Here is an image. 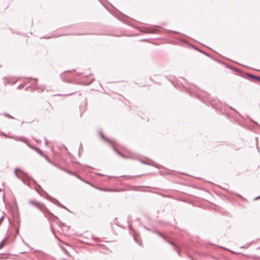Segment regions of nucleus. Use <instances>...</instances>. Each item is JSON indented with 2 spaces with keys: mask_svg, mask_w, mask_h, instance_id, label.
Listing matches in <instances>:
<instances>
[{
  "mask_svg": "<svg viewBox=\"0 0 260 260\" xmlns=\"http://www.w3.org/2000/svg\"><path fill=\"white\" fill-rule=\"evenodd\" d=\"M24 87V83H22L21 84H20L17 87V89H21L23 88Z\"/></svg>",
  "mask_w": 260,
  "mask_h": 260,
  "instance_id": "38",
  "label": "nucleus"
},
{
  "mask_svg": "<svg viewBox=\"0 0 260 260\" xmlns=\"http://www.w3.org/2000/svg\"><path fill=\"white\" fill-rule=\"evenodd\" d=\"M35 150L41 156L44 157V156L45 155L43 153L42 150L39 147H36L35 149Z\"/></svg>",
  "mask_w": 260,
  "mask_h": 260,
  "instance_id": "17",
  "label": "nucleus"
},
{
  "mask_svg": "<svg viewBox=\"0 0 260 260\" xmlns=\"http://www.w3.org/2000/svg\"><path fill=\"white\" fill-rule=\"evenodd\" d=\"M156 234L160 237L162 239L166 240V236L158 231H156Z\"/></svg>",
  "mask_w": 260,
  "mask_h": 260,
  "instance_id": "24",
  "label": "nucleus"
},
{
  "mask_svg": "<svg viewBox=\"0 0 260 260\" xmlns=\"http://www.w3.org/2000/svg\"><path fill=\"white\" fill-rule=\"evenodd\" d=\"M144 228L147 230V231H151L152 232V233H156V231H157L156 229H149L148 228H147L146 226H144Z\"/></svg>",
  "mask_w": 260,
  "mask_h": 260,
  "instance_id": "27",
  "label": "nucleus"
},
{
  "mask_svg": "<svg viewBox=\"0 0 260 260\" xmlns=\"http://www.w3.org/2000/svg\"><path fill=\"white\" fill-rule=\"evenodd\" d=\"M45 139V145H47V143H48V140H47V139L46 138H44Z\"/></svg>",
  "mask_w": 260,
  "mask_h": 260,
  "instance_id": "57",
  "label": "nucleus"
},
{
  "mask_svg": "<svg viewBox=\"0 0 260 260\" xmlns=\"http://www.w3.org/2000/svg\"><path fill=\"white\" fill-rule=\"evenodd\" d=\"M173 249L176 251V252L177 253V254H178V255L180 256L181 255V252L177 249V247L176 246H174V248Z\"/></svg>",
  "mask_w": 260,
  "mask_h": 260,
  "instance_id": "32",
  "label": "nucleus"
},
{
  "mask_svg": "<svg viewBox=\"0 0 260 260\" xmlns=\"http://www.w3.org/2000/svg\"><path fill=\"white\" fill-rule=\"evenodd\" d=\"M10 29L11 30V32H12V34H15V33L16 32H15V31H14L12 29L10 28Z\"/></svg>",
  "mask_w": 260,
  "mask_h": 260,
  "instance_id": "59",
  "label": "nucleus"
},
{
  "mask_svg": "<svg viewBox=\"0 0 260 260\" xmlns=\"http://www.w3.org/2000/svg\"><path fill=\"white\" fill-rule=\"evenodd\" d=\"M167 34H169V33H173L174 34H179V35H182V36H185L184 35L178 32V31H175V30H167Z\"/></svg>",
  "mask_w": 260,
  "mask_h": 260,
  "instance_id": "22",
  "label": "nucleus"
},
{
  "mask_svg": "<svg viewBox=\"0 0 260 260\" xmlns=\"http://www.w3.org/2000/svg\"><path fill=\"white\" fill-rule=\"evenodd\" d=\"M45 107H46V110L48 111L49 112H50L52 109V107L51 104L49 102H47L46 103V105Z\"/></svg>",
  "mask_w": 260,
  "mask_h": 260,
  "instance_id": "23",
  "label": "nucleus"
},
{
  "mask_svg": "<svg viewBox=\"0 0 260 260\" xmlns=\"http://www.w3.org/2000/svg\"><path fill=\"white\" fill-rule=\"evenodd\" d=\"M77 178L79 179V180L81 179V177H80L79 175H77V174L75 176Z\"/></svg>",
  "mask_w": 260,
  "mask_h": 260,
  "instance_id": "46",
  "label": "nucleus"
},
{
  "mask_svg": "<svg viewBox=\"0 0 260 260\" xmlns=\"http://www.w3.org/2000/svg\"><path fill=\"white\" fill-rule=\"evenodd\" d=\"M232 148H233L234 149L237 150V151L239 150L241 148L240 147H237V146H232Z\"/></svg>",
  "mask_w": 260,
  "mask_h": 260,
  "instance_id": "39",
  "label": "nucleus"
},
{
  "mask_svg": "<svg viewBox=\"0 0 260 260\" xmlns=\"http://www.w3.org/2000/svg\"><path fill=\"white\" fill-rule=\"evenodd\" d=\"M164 240L166 242H167L168 244H169L170 245L173 246V247H174V246H175V244H174V243L172 241L167 239V237H166V240Z\"/></svg>",
  "mask_w": 260,
  "mask_h": 260,
  "instance_id": "28",
  "label": "nucleus"
},
{
  "mask_svg": "<svg viewBox=\"0 0 260 260\" xmlns=\"http://www.w3.org/2000/svg\"><path fill=\"white\" fill-rule=\"evenodd\" d=\"M80 180L84 182V181H86V180H84L83 178H81V179H80Z\"/></svg>",
  "mask_w": 260,
  "mask_h": 260,
  "instance_id": "62",
  "label": "nucleus"
},
{
  "mask_svg": "<svg viewBox=\"0 0 260 260\" xmlns=\"http://www.w3.org/2000/svg\"><path fill=\"white\" fill-rule=\"evenodd\" d=\"M111 147L112 149L119 156L124 158H127V157L125 155L122 153L120 151H119L114 146H113V144H111Z\"/></svg>",
  "mask_w": 260,
  "mask_h": 260,
  "instance_id": "13",
  "label": "nucleus"
},
{
  "mask_svg": "<svg viewBox=\"0 0 260 260\" xmlns=\"http://www.w3.org/2000/svg\"><path fill=\"white\" fill-rule=\"evenodd\" d=\"M21 180H22V181L23 182V183L24 184H26V183H25V181H24V179H21Z\"/></svg>",
  "mask_w": 260,
  "mask_h": 260,
  "instance_id": "64",
  "label": "nucleus"
},
{
  "mask_svg": "<svg viewBox=\"0 0 260 260\" xmlns=\"http://www.w3.org/2000/svg\"><path fill=\"white\" fill-rule=\"evenodd\" d=\"M127 224H128V228H130V229H131V225H130V224H129V220H130V219H131V218H132V215H127Z\"/></svg>",
  "mask_w": 260,
  "mask_h": 260,
  "instance_id": "33",
  "label": "nucleus"
},
{
  "mask_svg": "<svg viewBox=\"0 0 260 260\" xmlns=\"http://www.w3.org/2000/svg\"><path fill=\"white\" fill-rule=\"evenodd\" d=\"M2 80H3L4 84L6 86L7 84H14L16 83L17 79H16L15 77H4L2 78Z\"/></svg>",
  "mask_w": 260,
  "mask_h": 260,
  "instance_id": "9",
  "label": "nucleus"
},
{
  "mask_svg": "<svg viewBox=\"0 0 260 260\" xmlns=\"http://www.w3.org/2000/svg\"><path fill=\"white\" fill-rule=\"evenodd\" d=\"M17 171H21L20 169H19V168H16L15 169V175L19 178H20V177L19 176V175H18L17 173Z\"/></svg>",
  "mask_w": 260,
  "mask_h": 260,
  "instance_id": "37",
  "label": "nucleus"
},
{
  "mask_svg": "<svg viewBox=\"0 0 260 260\" xmlns=\"http://www.w3.org/2000/svg\"><path fill=\"white\" fill-rule=\"evenodd\" d=\"M134 241H135V242H136L137 243L139 244V245H140V244L138 242V239H137V238L135 237V236H134Z\"/></svg>",
  "mask_w": 260,
  "mask_h": 260,
  "instance_id": "43",
  "label": "nucleus"
},
{
  "mask_svg": "<svg viewBox=\"0 0 260 260\" xmlns=\"http://www.w3.org/2000/svg\"><path fill=\"white\" fill-rule=\"evenodd\" d=\"M13 218L15 221L17 223V225L15 224L13 225L15 230V237H16L19 233L20 219V216L18 212V208L16 207L13 213Z\"/></svg>",
  "mask_w": 260,
  "mask_h": 260,
  "instance_id": "6",
  "label": "nucleus"
},
{
  "mask_svg": "<svg viewBox=\"0 0 260 260\" xmlns=\"http://www.w3.org/2000/svg\"><path fill=\"white\" fill-rule=\"evenodd\" d=\"M44 157V158H45V159H46V160H47V161H48L50 164H51V162H52V160H51V159H50V158H49V157H48L46 155H45L44 156V157Z\"/></svg>",
  "mask_w": 260,
  "mask_h": 260,
  "instance_id": "34",
  "label": "nucleus"
},
{
  "mask_svg": "<svg viewBox=\"0 0 260 260\" xmlns=\"http://www.w3.org/2000/svg\"><path fill=\"white\" fill-rule=\"evenodd\" d=\"M85 167H87V168H90V169H92V168L88 165H85Z\"/></svg>",
  "mask_w": 260,
  "mask_h": 260,
  "instance_id": "60",
  "label": "nucleus"
},
{
  "mask_svg": "<svg viewBox=\"0 0 260 260\" xmlns=\"http://www.w3.org/2000/svg\"><path fill=\"white\" fill-rule=\"evenodd\" d=\"M51 164L52 165H53V166L57 168L58 169H59V170H61L62 171L64 169V167L59 166L58 164H57V163L54 162L53 161H52Z\"/></svg>",
  "mask_w": 260,
  "mask_h": 260,
  "instance_id": "18",
  "label": "nucleus"
},
{
  "mask_svg": "<svg viewBox=\"0 0 260 260\" xmlns=\"http://www.w3.org/2000/svg\"><path fill=\"white\" fill-rule=\"evenodd\" d=\"M255 140V141H256V147L258 148V138L257 137H255L254 138Z\"/></svg>",
  "mask_w": 260,
  "mask_h": 260,
  "instance_id": "45",
  "label": "nucleus"
},
{
  "mask_svg": "<svg viewBox=\"0 0 260 260\" xmlns=\"http://www.w3.org/2000/svg\"><path fill=\"white\" fill-rule=\"evenodd\" d=\"M99 134L100 136V137L105 142L110 144H112L114 143V142L113 141V140H111V139H110L109 138L106 137L104 135V134L103 133V132L101 131H99Z\"/></svg>",
  "mask_w": 260,
  "mask_h": 260,
  "instance_id": "11",
  "label": "nucleus"
},
{
  "mask_svg": "<svg viewBox=\"0 0 260 260\" xmlns=\"http://www.w3.org/2000/svg\"><path fill=\"white\" fill-rule=\"evenodd\" d=\"M6 244V243L4 242V240L0 242V249L3 248Z\"/></svg>",
  "mask_w": 260,
  "mask_h": 260,
  "instance_id": "35",
  "label": "nucleus"
},
{
  "mask_svg": "<svg viewBox=\"0 0 260 260\" xmlns=\"http://www.w3.org/2000/svg\"><path fill=\"white\" fill-rule=\"evenodd\" d=\"M92 238L93 240H94V241H98V238L94 237L93 236V235H92Z\"/></svg>",
  "mask_w": 260,
  "mask_h": 260,
  "instance_id": "52",
  "label": "nucleus"
},
{
  "mask_svg": "<svg viewBox=\"0 0 260 260\" xmlns=\"http://www.w3.org/2000/svg\"><path fill=\"white\" fill-rule=\"evenodd\" d=\"M22 241L24 243V244L25 245H26L27 246H28V247H29L31 249H32V248L28 244H27L24 241L23 239H22Z\"/></svg>",
  "mask_w": 260,
  "mask_h": 260,
  "instance_id": "41",
  "label": "nucleus"
},
{
  "mask_svg": "<svg viewBox=\"0 0 260 260\" xmlns=\"http://www.w3.org/2000/svg\"><path fill=\"white\" fill-rule=\"evenodd\" d=\"M140 41H142V42H147L148 41V39H141Z\"/></svg>",
  "mask_w": 260,
  "mask_h": 260,
  "instance_id": "54",
  "label": "nucleus"
},
{
  "mask_svg": "<svg viewBox=\"0 0 260 260\" xmlns=\"http://www.w3.org/2000/svg\"><path fill=\"white\" fill-rule=\"evenodd\" d=\"M100 2L101 4L105 8V9H106L111 14L118 19L120 21L123 22L126 24L136 28L142 33L156 34L160 32L161 27L158 25H150L147 27H139L134 26L132 23L127 20V18H129V17L115 9L112 4L109 3V1H101Z\"/></svg>",
  "mask_w": 260,
  "mask_h": 260,
  "instance_id": "2",
  "label": "nucleus"
},
{
  "mask_svg": "<svg viewBox=\"0 0 260 260\" xmlns=\"http://www.w3.org/2000/svg\"><path fill=\"white\" fill-rule=\"evenodd\" d=\"M2 135L3 136H4V137H8L9 138H9V137H10V136H7V135L5 133H4V132H2Z\"/></svg>",
  "mask_w": 260,
  "mask_h": 260,
  "instance_id": "47",
  "label": "nucleus"
},
{
  "mask_svg": "<svg viewBox=\"0 0 260 260\" xmlns=\"http://www.w3.org/2000/svg\"><path fill=\"white\" fill-rule=\"evenodd\" d=\"M214 60L217 61V62L219 63H221V64H225V62L222 61L221 60H219L217 58H214L213 56H212V58Z\"/></svg>",
  "mask_w": 260,
  "mask_h": 260,
  "instance_id": "30",
  "label": "nucleus"
},
{
  "mask_svg": "<svg viewBox=\"0 0 260 260\" xmlns=\"http://www.w3.org/2000/svg\"><path fill=\"white\" fill-rule=\"evenodd\" d=\"M196 50H198L199 52H201V53L204 54L205 55L210 57V58H212V56L211 55H210V54L201 50V49H198L197 48L194 47V48Z\"/></svg>",
  "mask_w": 260,
  "mask_h": 260,
  "instance_id": "15",
  "label": "nucleus"
},
{
  "mask_svg": "<svg viewBox=\"0 0 260 260\" xmlns=\"http://www.w3.org/2000/svg\"><path fill=\"white\" fill-rule=\"evenodd\" d=\"M175 77L171 76L168 81L171 83L172 85L180 91L188 93L192 98H196L199 99L207 106H211L212 109H215L216 112L218 114L225 115V111L222 107L221 102L216 98H210V95L205 93L204 96L201 95L197 91V87L193 84H190L186 81L185 82L187 86L182 83L178 82H175L173 81Z\"/></svg>",
  "mask_w": 260,
  "mask_h": 260,
  "instance_id": "1",
  "label": "nucleus"
},
{
  "mask_svg": "<svg viewBox=\"0 0 260 260\" xmlns=\"http://www.w3.org/2000/svg\"><path fill=\"white\" fill-rule=\"evenodd\" d=\"M243 77L245 78H248L250 80L255 79L258 81H260V77L259 76H256L254 75L251 74L249 73H245Z\"/></svg>",
  "mask_w": 260,
  "mask_h": 260,
  "instance_id": "12",
  "label": "nucleus"
},
{
  "mask_svg": "<svg viewBox=\"0 0 260 260\" xmlns=\"http://www.w3.org/2000/svg\"><path fill=\"white\" fill-rule=\"evenodd\" d=\"M170 77H171V76H167V75L165 76V78H166V79H167L168 80V79H169V78H170Z\"/></svg>",
  "mask_w": 260,
  "mask_h": 260,
  "instance_id": "53",
  "label": "nucleus"
},
{
  "mask_svg": "<svg viewBox=\"0 0 260 260\" xmlns=\"http://www.w3.org/2000/svg\"><path fill=\"white\" fill-rule=\"evenodd\" d=\"M0 115H2L7 118L15 119V118L13 116H12V115L7 113H3L2 114H0Z\"/></svg>",
  "mask_w": 260,
  "mask_h": 260,
  "instance_id": "25",
  "label": "nucleus"
},
{
  "mask_svg": "<svg viewBox=\"0 0 260 260\" xmlns=\"http://www.w3.org/2000/svg\"><path fill=\"white\" fill-rule=\"evenodd\" d=\"M219 247L221 248H223L224 249H225L228 251H229V252L232 253H235V254H241V253L239 252H235L234 251H233L230 249H228L227 248H225V247H222V246H218Z\"/></svg>",
  "mask_w": 260,
  "mask_h": 260,
  "instance_id": "16",
  "label": "nucleus"
},
{
  "mask_svg": "<svg viewBox=\"0 0 260 260\" xmlns=\"http://www.w3.org/2000/svg\"><path fill=\"white\" fill-rule=\"evenodd\" d=\"M66 35H67L62 34H59V35H53L50 36H44L41 37L40 39H52V38H55L59 37L61 36H66Z\"/></svg>",
  "mask_w": 260,
  "mask_h": 260,
  "instance_id": "14",
  "label": "nucleus"
},
{
  "mask_svg": "<svg viewBox=\"0 0 260 260\" xmlns=\"http://www.w3.org/2000/svg\"><path fill=\"white\" fill-rule=\"evenodd\" d=\"M248 118L249 119V120L250 121H251L252 122H253L255 124H256V125H258V124L257 122H256V121L253 120L252 119H251L250 118L248 117Z\"/></svg>",
  "mask_w": 260,
  "mask_h": 260,
  "instance_id": "42",
  "label": "nucleus"
},
{
  "mask_svg": "<svg viewBox=\"0 0 260 260\" xmlns=\"http://www.w3.org/2000/svg\"><path fill=\"white\" fill-rule=\"evenodd\" d=\"M248 245H244V246H241V247H240V248H247V247H248Z\"/></svg>",
  "mask_w": 260,
  "mask_h": 260,
  "instance_id": "48",
  "label": "nucleus"
},
{
  "mask_svg": "<svg viewBox=\"0 0 260 260\" xmlns=\"http://www.w3.org/2000/svg\"><path fill=\"white\" fill-rule=\"evenodd\" d=\"M38 187L41 189V191H42L41 192H40L38 187H35V190L41 196L44 197L47 200H48L49 201L51 202L52 203H54L57 206H58L61 208L66 209L67 211H68L69 212H71V211L68 208H67L65 206H64L63 204L60 203L58 200L51 197L47 192H46L45 190H44L42 188L41 186L40 185H38Z\"/></svg>",
  "mask_w": 260,
  "mask_h": 260,
  "instance_id": "4",
  "label": "nucleus"
},
{
  "mask_svg": "<svg viewBox=\"0 0 260 260\" xmlns=\"http://www.w3.org/2000/svg\"><path fill=\"white\" fill-rule=\"evenodd\" d=\"M224 66L226 68H228L231 70L234 71L235 73V74L238 75L243 77H244V75L245 73L242 72L239 69H238L231 64L226 63H225Z\"/></svg>",
  "mask_w": 260,
  "mask_h": 260,
  "instance_id": "8",
  "label": "nucleus"
},
{
  "mask_svg": "<svg viewBox=\"0 0 260 260\" xmlns=\"http://www.w3.org/2000/svg\"><path fill=\"white\" fill-rule=\"evenodd\" d=\"M96 174L98 175H101V176H103V175L101 173H96Z\"/></svg>",
  "mask_w": 260,
  "mask_h": 260,
  "instance_id": "61",
  "label": "nucleus"
},
{
  "mask_svg": "<svg viewBox=\"0 0 260 260\" xmlns=\"http://www.w3.org/2000/svg\"><path fill=\"white\" fill-rule=\"evenodd\" d=\"M34 85H35V87H33L32 85H31V87H30V88L32 90H39V89L40 88V87H37V83H35L34 84Z\"/></svg>",
  "mask_w": 260,
  "mask_h": 260,
  "instance_id": "31",
  "label": "nucleus"
},
{
  "mask_svg": "<svg viewBox=\"0 0 260 260\" xmlns=\"http://www.w3.org/2000/svg\"><path fill=\"white\" fill-rule=\"evenodd\" d=\"M75 70L71 71H66L59 75L60 79L67 83H73L75 84L82 85H89L95 80L94 78H92L90 81H74L73 78H75V76L73 75L72 72H75Z\"/></svg>",
  "mask_w": 260,
  "mask_h": 260,
  "instance_id": "3",
  "label": "nucleus"
},
{
  "mask_svg": "<svg viewBox=\"0 0 260 260\" xmlns=\"http://www.w3.org/2000/svg\"><path fill=\"white\" fill-rule=\"evenodd\" d=\"M187 254L188 257H189L191 260H194V259L193 258V256H192L191 254H189V253H187Z\"/></svg>",
  "mask_w": 260,
  "mask_h": 260,
  "instance_id": "40",
  "label": "nucleus"
},
{
  "mask_svg": "<svg viewBox=\"0 0 260 260\" xmlns=\"http://www.w3.org/2000/svg\"><path fill=\"white\" fill-rule=\"evenodd\" d=\"M109 177L110 178H118L119 177L114 176H109Z\"/></svg>",
  "mask_w": 260,
  "mask_h": 260,
  "instance_id": "58",
  "label": "nucleus"
},
{
  "mask_svg": "<svg viewBox=\"0 0 260 260\" xmlns=\"http://www.w3.org/2000/svg\"><path fill=\"white\" fill-rule=\"evenodd\" d=\"M140 161L143 164L148 165V166H154L156 168H158L157 166L154 165V164H152L151 163L148 162H147L146 161H145V160H141Z\"/></svg>",
  "mask_w": 260,
  "mask_h": 260,
  "instance_id": "20",
  "label": "nucleus"
},
{
  "mask_svg": "<svg viewBox=\"0 0 260 260\" xmlns=\"http://www.w3.org/2000/svg\"><path fill=\"white\" fill-rule=\"evenodd\" d=\"M37 87H40L39 90H41V91H43L44 89V87H42L41 86H37Z\"/></svg>",
  "mask_w": 260,
  "mask_h": 260,
  "instance_id": "49",
  "label": "nucleus"
},
{
  "mask_svg": "<svg viewBox=\"0 0 260 260\" xmlns=\"http://www.w3.org/2000/svg\"><path fill=\"white\" fill-rule=\"evenodd\" d=\"M28 79H30L33 80H34V81H36V82H37V81H38V78H32V77H29V78H28Z\"/></svg>",
  "mask_w": 260,
  "mask_h": 260,
  "instance_id": "44",
  "label": "nucleus"
},
{
  "mask_svg": "<svg viewBox=\"0 0 260 260\" xmlns=\"http://www.w3.org/2000/svg\"><path fill=\"white\" fill-rule=\"evenodd\" d=\"M62 171L65 172H66L68 174H70V175H72V176H75L76 175V174L75 172H73L72 171L67 170L65 168H64V169Z\"/></svg>",
  "mask_w": 260,
  "mask_h": 260,
  "instance_id": "19",
  "label": "nucleus"
},
{
  "mask_svg": "<svg viewBox=\"0 0 260 260\" xmlns=\"http://www.w3.org/2000/svg\"><path fill=\"white\" fill-rule=\"evenodd\" d=\"M30 87H31V85H30V86H27V87L25 89V90H27L29 88H30Z\"/></svg>",
  "mask_w": 260,
  "mask_h": 260,
  "instance_id": "56",
  "label": "nucleus"
},
{
  "mask_svg": "<svg viewBox=\"0 0 260 260\" xmlns=\"http://www.w3.org/2000/svg\"><path fill=\"white\" fill-rule=\"evenodd\" d=\"M15 34H16L18 35H24V34H22L21 32H16Z\"/></svg>",
  "mask_w": 260,
  "mask_h": 260,
  "instance_id": "51",
  "label": "nucleus"
},
{
  "mask_svg": "<svg viewBox=\"0 0 260 260\" xmlns=\"http://www.w3.org/2000/svg\"><path fill=\"white\" fill-rule=\"evenodd\" d=\"M140 176L141 175H136V176L123 175V176H120L119 177H125L126 179H129L134 178L135 177H139V176Z\"/></svg>",
  "mask_w": 260,
  "mask_h": 260,
  "instance_id": "21",
  "label": "nucleus"
},
{
  "mask_svg": "<svg viewBox=\"0 0 260 260\" xmlns=\"http://www.w3.org/2000/svg\"><path fill=\"white\" fill-rule=\"evenodd\" d=\"M177 40L176 42L172 43L173 44L183 46V44H188L187 41L182 37L175 38Z\"/></svg>",
  "mask_w": 260,
  "mask_h": 260,
  "instance_id": "10",
  "label": "nucleus"
},
{
  "mask_svg": "<svg viewBox=\"0 0 260 260\" xmlns=\"http://www.w3.org/2000/svg\"><path fill=\"white\" fill-rule=\"evenodd\" d=\"M219 187H220V188H221L222 189H224V190H226V191H228V188H229V184H228L224 183V184H223V186H219Z\"/></svg>",
  "mask_w": 260,
  "mask_h": 260,
  "instance_id": "26",
  "label": "nucleus"
},
{
  "mask_svg": "<svg viewBox=\"0 0 260 260\" xmlns=\"http://www.w3.org/2000/svg\"><path fill=\"white\" fill-rule=\"evenodd\" d=\"M84 182L86 184H88L89 185H90V186H91L92 187H94V188H98L95 185H93L91 183H90L89 181H87L86 180V181H84Z\"/></svg>",
  "mask_w": 260,
  "mask_h": 260,
  "instance_id": "36",
  "label": "nucleus"
},
{
  "mask_svg": "<svg viewBox=\"0 0 260 260\" xmlns=\"http://www.w3.org/2000/svg\"><path fill=\"white\" fill-rule=\"evenodd\" d=\"M29 203L33 205H34L36 207H37L38 209H39L44 214L45 217H47V214H49L50 215L52 216L55 218L57 219V216L54 215L47 208V207L43 204L35 200H30L29 201Z\"/></svg>",
  "mask_w": 260,
  "mask_h": 260,
  "instance_id": "5",
  "label": "nucleus"
},
{
  "mask_svg": "<svg viewBox=\"0 0 260 260\" xmlns=\"http://www.w3.org/2000/svg\"><path fill=\"white\" fill-rule=\"evenodd\" d=\"M214 60L217 61V62L219 63H221V64H225V62L222 61L221 60H219L217 58H214L213 56H212V58Z\"/></svg>",
  "mask_w": 260,
  "mask_h": 260,
  "instance_id": "29",
  "label": "nucleus"
},
{
  "mask_svg": "<svg viewBox=\"0 0 260 260\" xmlns=\"http://www.w3.org/2000/svg\"><path fill=\"white\" fill-rule=\"evenodd\" d=\"M259 199H260V196H258L255 197V198H254L253 200L254 201H256V200H258Z\"/></svg>",
  "mask_w": 260,
  "mask_h": 260,
  "instance_id": "50",
  "label": "nucleus"
},
{
  "mask_svg": "<svg viewBox=\"0 0 260 260\" xmlns=\"http://www.w3.org/2000/svg\"><path fill=\"white\" fill-rule=\"evenodd\" d=\"M135 220L136 221H140V218H137Z\"/></svg>",
  "mask_w": 260,
  "mask_h": 260,
  "instance_id": "63",
  "label": "nucleus"
},
{
  "mask_svg": "<svg viewBox=\"0 0 260 260\" xmlns=\"http://www.w3.org/2000/svg\"><path fill=\"white\" fill-rule=\"evenodd\" d=\"M10 139H13L15 141H21V142H23L24 143H25L27 146L33 149V150H35V148L36 147H35L34 146H32V145L30 144L29 143H27L26 142V138L24 137V136H10V137H9Z\"/></svg>",
  "mask_w": 260,
  "mask_h": 260,
  "instance_id": "7",
  "label": "nucleus"
},
{
  "mask_svg": "<svg viewBox=\"0 0 260 260\" xmlns=\"http://www.w3.org/2000/svg\"><path fill=\"white\" fill-rule=\"evenodd\" d=\"M73 162H75L79 165H80V166H82L79 161H73Z\"/></svg>",
  "mask_w": 260,
  "mask_h": 260,
  "instance_id": "55",
  "label": "nucleus"
}]
</instances>
